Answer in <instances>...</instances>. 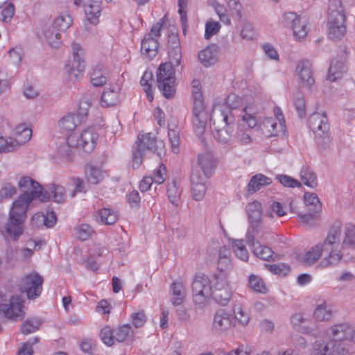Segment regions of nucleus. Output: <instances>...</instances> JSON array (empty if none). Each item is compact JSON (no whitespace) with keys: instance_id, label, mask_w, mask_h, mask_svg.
Returning <instances> with one entry per match:
<instances>
[{"instance_id":"f257e3e1","label":"nucleus","mask_w":355,"mask_h":355,"mask_svg":"<svg viewBox=\"0 0 355 355\" xmlns=\"http://www.w3.org/2000/svg\"><path fill=\"white\" fill-rule=\"evenodd\" d=\"M211 128L214 139L226 144L232 139L234 129V119L230 110L214 112L210 118Z\"/></svg>"},{"instance_id":"f03ea898","label":"nucleus","mask_w":355,"mask_h":355,"mask_svg":"<svg viewBox=\"0 0 355 355\" xmlns=\"http://www.w3.org/2000/svg\"><path fill=\"white\" fill-rule=\"evenodd\" d=\"M163 148V141H157L153 133L139 135L132 151V167L137 168L141 164L143 155L146 151L160 155Z\"/></svg>"},{"instance_id":"7ed1b4c3","label":"nucleus","mask_w":355,"mask_h":355,"mask_svg":"<svg viewBox=\"0 0 355 355\" xmlns=\"http://www.w3.org/2000/svg\"><path fill=\"white\" fill-rule=\"evenodd\" d=\"M0 313L12 320H17L22 313V291L0 288Z\"/></svg>"},{"instance_id":"20e7f679","label":"nucleus","mask_w":355,"mask_h":355,"mask_svg":"<svg viewBox=\"0 0 355 355\" xmlns=\"http://www.w3.org/2000/svg\"><path fill=\"white\" fill-rule=\"evenodd\" d=\"M328 36L331 40H340L345 35V15L340 1L331 2L329 7Z\"/></svg>"},{"instance_id":"39448f33","label":"nucleus","mask_w":355,"mask_h":355,"mask_svg":"<svg viewBox=\"0 0 355 355\" xmlns=\"http://www.w3.org/2000/svg\"><path fill=\"white\" fill-rule=\"evenodd\" d=\"M246 212L249 227L245 239L248 244L254 245L255 236H260V238L263 236L261 204L257 200L249 203L246 207Z\"/></svg>"},{"instance_id":"423d86ee","label":"nucleus","mask_w":355,"mask_h":355,"mask_svg":"<svg viewBox=\"0 0 355 355\" xmlns=\"http://www.w3.org/2000/svg\"><path fill=\"white\" fill-rule=\"evenodd\" d=\"M157 85L163 96L166 98H173L176 92L175 70L171 64H160L156 74Z\"/></svg>"},{"instance_id":"0eeeda50","label":"nucleus","mask_w":355,"mask_h":355,"mask_svg":"<svg viewBox=\"0 0 355 355\" xmlns=\"http://www.w3.org/2000/svg\"><path fill=\"white\" fill-rule=\"evenodd\" d=\"M309 127L315 134V139L323 148H327L331 141L329 124L325 113H313L309 118Z\"/></svg>"},{"instance_id":"6e6552de","label":"nucleus","mask_w":355,"mask_h":355,"mask_svg":"<svg viewBox=\"0 0 355 355\" xmlns=\"http://www.w3.org/2000/svg\"><path fill=\"white\" fill-rule=\"evenodd\" d=\"M5 231L13 240H17L22 233V198L15 200L9 211V220Z\"/></svg>"},{"instance_id":"1a4fd4ad","label":"nucleus","mask_w":355,"mask_h":355,"mask_svg":"<svg viewBox=\"0 0 355 355\" xmlns=\"http://www.w3.org/2000/svg\"><path fill=\"white\" fill-rule=\"evenodd\" d=\"M211 282L208 276L200 274L195 277L192 282L193 300L195 304L204 306L211 296Z\"/></svg>"},{"instance_id":"9d476101","label":"nucleus","mask_w":355,"mask_h":355,"mask_svg":"<svg viewBox=\"0 0 355 355\" xmlns=\"http://www.w3.org/2000/svg\"><path fill=\"white\" fill-rule=\"evenodd\" d=\"M35 199L40 202H47L50 196L39 182L30 177H24V205L26 208Z\"/></svg>"},{"instance_id":"9b49d317","label":"nucleus","mask_w":355,"mask_h":355,"mask_svg":"<svg viewBox=\"0 0 355 355\" xmlns=\"http://www.w3.org/2000/svg\"><path fill=\"white\" fill-rule=\"evenodd\" d=\"M73 60L69 61L64 69L68 73L69 78L75 81L82 76L86 67L84 50L77 43L72 44Z\"/></svg>"},{"instance_id":"f8f14e48","label":"nucleus","mask_w":355,"mask_h":355,"mask_svg":"<svg viewBox=\"0 0 355 355\" xmlns=\"http://www.w3.org/2000/svg\"><path fill=\"white\" fill-rule=\"evenodd\" d=\"M282 21L285 26L292 28L293 36L296 39L304 38L309 32L308 19L305 17L297 15L295 12L284 13Z\"/></svg>"},{"instance_id":"ddd939ff","label":"nucleus","mask_w":355,"mask_h":355,"mask_svg":"<svg viewBox=\"0 0 355 355\" xmlns=\"http://www.w3.org/2000/svg\"><path fill=\"white\" fill-rule=\"evenodd\" d=\"M211 296L219 304L225 306L232 297V291L227 278L223 275L214 277Z\"/></svg>"},{"instance_id":"4468645a","label":"nucleus","mask_w":355,"mask_h":355,"mask_svg":"<svg viewBox=\"0 0 355 355\" xmlns=\"http://www.w3.org/2000/svg\"><path fill=\"white\" fill-rule=\"evenodd\" d=\"M44 280V277L36 271L27 273L24 277V293H26L27 299L34 300L40 296Z\"/></svg>"},{"instance_id":"2eb2a0df","label":"nucleus","mask_w":355,"mask_h":355,"mask_svg":"<svg viewBox=\"0 0 355 355\" xmlns=\"http://www.w3.org/2000/svg\"><path fill=\"white\" fill-rule=\"evenodd\" d=\"M313 348L320 355H350L348 345L338 340H330L326 343L316 341Z\"/></svg>"},{"instance_id":"dca6fc26","label":"nucleus","mask_w":355,"mask_h":355,"mask_svg":"<svg viewBox=\"0 0 355 355\" xmlns=\"http://www.w3.org/2000/svg\"><path fill=\"white\" fill-rule=\"evenodd\" d=\"M209 114L203 107L201 101H196L193 110V127L195 133L198 137L204 134Z\"/></svg>"},{"instance_id":"f3484780","label":"nucleus","mask_w":355,"mask_h":355,"mask_svg":"<svg viewBox=\"0 0 355 355\" xmlns=\"http://www.w3.org/2000/svg\"><path fill=\"white\" fill-rule=\"evenodd\" d=\"M329 334L332 338L331 340L340 342L348 340L355 343V329L348 323H342L331 327Z\"/></svg>"},{"instance_id":"a211bd4d","label":"nucleus","mask_w":355,"mask_h":355,"mask_svg":"<svg viewBox=\"0 0 355 355\" xmlns=\"http://www.w3.org/2000/svg\"><path fill=\"white\" fill-rule=\"evenodd\" d=\"M74 3L84 8L86 18L90 24L96 25L98 23L101 11L100 0H74Z\"/></svg>"},{"instance_id":"6ab92c4d","label":"nucleus","mask_w":355,"mask_h":355,"mask_svg":"<svg viewBox=\"0 0 355 355\" xmlns=\"http://www.w3.org/2000/svg\"><path fill=\"white\" fill-rule=\"evenodd\" d=\"M205 177L200 174L198 168H194L191 175V192L194 200L200 201L203 199L206 191V180Z\"/></svg>"},{"instance_id":"aec40b11","label":"nucleus","mask_w":355,"mask_h":355,"mask_svg":"<svg viewBox=\"0 0 355 355\" xmlns=\"http://www.w3.org/2000/svg\"><path fill=\"white\" fill-rule=\"evenodd\" d=\"M98 137L94 128H87L78 137L76 136V147L86 153H90L95 147Z\"/></svg>"},{"instance_id":"412c9836","label":"nucleus","mask_w":355,"mask_h":355,"mask_svg":"<svg viewBox=\"0 0 355 355\" xmlns=\"http://www.w3.org/2000/svg\"><path fill=\"white\" fill-rule=\"evenodd\" d=\"M22 126L17 125L8 137H0V152H10L19 146L21 142Z\"/></svg>"},{"instance_id":"4be33fe9","label":"nucleus","mask_w":355,"mask_h":355,"mask_svg":"<svg viewBox=\"0 0 355 355\" xmlns=\"http://www.w3.org/2000/svg\"><path fill=\"white\" fill-rule=\"evenodd\" d=\"M87 114V112L80 106L77 114H68L60 120V128L66 132L74 130Z\"/></svg>"},{"instance_id":"5701e85b","label":"nucleus","mask_w":355,"mask_h":355,"mask_svg":"<svg viewBox=\"0 0 355 355\" xmlns=\"http://www.w3.org/2000/svg\"><path fill=\"white\" fill-rule=\"evenodd\" d=\"M296 72L302 86L310 87L314 84L315 80L313 77L312 64L309 60H304L300 62L297 65Z\"/></svg>"},{"instance_id":"b1692460","label":"nucleus","mask_w":355,"mask_h":355,"mask_svg":"<svg viewBox=\"0 0 355 355\" xmlns=\"http://www.w3.org/2000/svg\"><path fill=\"white\" fill-rule=\"evenodd\" d=\"M232 320L230 313L223 309L218 310L214 315L212 329L217 334H222L231 327Z\"/></svg>"},{"instance_id":"393cba45","label":"nucleus","mask_w":355,"mask_h":355,"mask_svg":"<svg viewBox=\"0 0 355 355\" xmlns=\"http://www.w3.org/2000/svg\"><path fill=\"white\" fill-rule=\"evenodd\" d=\"M341 234L342 223L340 221H336L330 227L327 236L321 244L327 248L338 247L340 243Z\"/></svg>"},{"instance_id":"a878e982","label":"nucleus","mask_w":355,"mask_h":355,"mask_svg":"<svg viewBox=\"0 0 355 355\" xmlns=\"http://www.w3.org/2000/svg\"><path fill=\"white\" fill-rule=\"evenodd\" d=\"M159 48V42L157 38L150 34H146L141 41V52L144 56L151 60L156 56Z\"/></svg>"},{"instance_id":"bb28decb","label":"nucleus","mask_w":355,"mask_h":355,"mask_svg":"<svg viewBox=\"0 0 355 355\" xmlns=\"http://www.w3.org/2000/svg\"><path fill=\"white\" fill-rule=\"evenodd\" d=\"M323 252H328L320 262V266L322 268H328L338 264L343 258V253L338 250V247H330L329 248L323 246Z\"/></svg>"},{"instance_id":"cd10ccee","label":"nucleus","mask_w":355,"mask_h":355,"mask_svg":"<svg viewBox=\"0 0 355 355\" xmlns=\"http://www.w3.org/2000/svg\"><path fill=\"white\" fill-rule=\"evenodd\" d=\"M218 49L216 45H209L198 53V60L205 67H209L217 62Z\"/></svg>"},{"instance_id":"c85d7f7f","label":"nucleus","mask_w":355,"mask_h":355,"mask_svg":"<svg viewBox=\"0 0 355 355\" xmlns=\"http://www.w3.org/2000/svg\"><path fill=\"white\" fill-rule=\"evenodd\" d=\"M198 164L203 173V176L209 178L215 168V161L210 152H205L198 155Z\"/></svg>"},{"instance_id":"c756f323","label":"nucleus","mask_w":355,"mask_h":355,"mask_svg":"<svg viewBox=\"0 0 355 355\" xmlns=\"http://www.w3.org/2000/svg\"><path fill=\"white\" fill-rule=\"evenodd\" d=\"M271 183L272 180L270 178L261 173L256 174L251 178L248 184V192L254 193L260 190L262 187L270 185Z\"/></svg>"},{"instance_id":"7c9ffc66","label":"nucleus","mask_w":355,"mask_h":355,"mask_svg":"<svg viewBox=\"0 0 355 355\" xmlns=\"http://www.w3.org/2000/svg\"><path fill=\"white\" fill-rule=\"evenodd\" d=\"M346 72V67L344 61L334 59L331 61L327 76V80L333 82L340 78Z\"/></svg>"},{"instance_id":"2f4dec72","label":"nucleus","mask_w":355,"mask_h":355,"mask_svg":"<svg viewBox=\"0 0 355 355\" xmlns=\"http://www.w3.org/2000/svg\"><path fill=\"white\" fill-rule=\"evenodd\" d=\"M120 88L115 85L105 88L101 96V105L103 106H114L119 101Z\"/></svg>"},{"instance_id":"473e14b6","label":"nucleus","mask_w":355,"mask_h":355,"mask_svg":"<svg viewBox=\"0 0 355 355\" xmlns=\"http://www.w3.org/2000/svg\"><path fill=\"white\" fill-rule=\"evenodd\" d=\"M172 295L171 302L173 306H179L184 302L186 291L182 282H173L171 285Z\"/></svg>"},{"instance_id":"72a5a7b5","label":"nucleus","mask_w":355,"mask_h":355,"mask_svg":"<svg viewBox=\"0 0 355 355\" xmlns=\"http://www.w3.org/2000/svg\"><path fill=\"white\" fill-rule=\"evenodd\" d=\"M75 142L76 135L68 137L67 141L58 146L57 150L58 156L67 159H71L73 154L72 149L76 147Z\"/></svg>"},{"instance_id":"f704fd0d","label":"nucleus","mask_w":355,"mask_h":355,"mask_svg":"<svg viewBox=\"0 0 355 355\" xmlns=\"http://www.w3.org/2000/svg\"><path fill=\"white\" fill-rule=\"evenodd\" d=\"M323 252V245L318 243L312 247L301 258L300 261L305 265H311L315 263L322 256Z\"/></svg>"},{"instance_id":"c9c22d12","label":"nucleus","mask_w":355,"mask_h":355,"mask_svg":"<svg viewBox=\"0 0 355 355\" xmlns=\"http://www.w3.org/2000/svg\"><path fill=\"white\" fill-rule=\"evenodd\" d=\"M43 33L45 40L52 49H59L62 46L61 34L56 29L49 27Z\"/></svg>"},{"instance_id":"e433bc0d","label":"nucleus","mask_w":355,"mask_h":355,"mask_svg":"<svg viewBox=\"0 0 355 355\" xmlns=\"http://www.w3.org/2000/svg\"><path fill=\"white\" fill-rule=\"evenodd\" d=\"M306 322V318L302 313H295L291 317L290 322L293 328L295 330L306 334H311L313 330L303 325Z\"/></svg>"},{"instance_id":"4c0bfd02","label":"nucleus","mask_w":355,"mask_h":355,"mask_svg":"<svg viewBox=\"0 0 355 355\" xmlns=\"http://www.w3.org/2000/svg\"><path fill=\"white\" fill-rule=\"evenodd\" d=\"M97 220L101 223L111 225L118 220V214L116 211L109 208H103L98 211Z\"/></svg>"},{"instance_id":"58836bf2","label":"nucleus","mask_w":355,"mask_h":355,"mask_svg":"<svg viewBox=\"0 0 355 355\" xmlns=\"http://www.w3.org/2000/svg\"><path fill=\"white\" fill-rule=\"evenodd\" d=\"M230 254V251L225 246H223L220 248L218 260V268L220 271L227 272L232 268Z\"/></svg>"},{"instance_id":"ea45409f","label":"nucleus","mask_w":355,"mask_h":355,"mask_svg":"<svg viewBox=\"0 0 355 355\" xmlns=\"http://www.w3.org/2000/svg\"><path fill=\"white\" fill-rule=\"evenodd\" d=\"M42 241H36L32 239H28L25 241L24 245V263L27 262L30 263L28 258H30L34 253L35 251L40 250L41 249Z\"/></svg>"},{"instance_id":"a19ab883","label":"nucleus","mask_w":355,"mask_h":355,"mask_svg":"<svg viewBox=\"0 0 355 355\" xmlns=\"http://www.w3.org/2000/svg\"><path fill=\"white\" fill-rule=\"evenodd\" d=\"M105 173L98 167L94 166H88L85 169V175L88 182L91 184H96L99 183L104 178Z\"/></svg>"},{"instance_id":"79ce46f5","label":"nucleus","mask_w":355,"mask_h":355,"mask_svg":"<svg viewBox=\"0 0 355 355\" xmlns=\"http://www.w3.org/2000/svg\"><path fill=\"white\" fill-rule=\"evenodd\" d=\"M72 23L73 19L69 15H60L53 20L52 28L59 32H65Z\"/></svg>"},{"instance_id":"37998d69","label":"nucleus","mask_w":355,"mask_h":355,"mask_svg":"<svg viewBox=\"0 0 355 355\" xmlns=\"http://www.w3.org/2000/svg\"><path fill=\"white\" fill-rule=\"evenodd\" d=\"M304 200L306 206L308 207L309 211L319 213L322 209V205L318 197L315 193H305Z\"/></svg>"},{"instance_id":"c03bdc74","label":"nucleus","mask_w":355,"mask_h":355,"mask_svg":"<svg viewBox=\"0 0 355 355\" xmlns=\"http://www.w3.org/2000/svg\"><path fill=\"white\" fill-rule=\"evenodd\" d=\"M332 311L327 303L318 305L313 312V317L319 321H329L332 318Z\"/></svg>"},{"instance_id":"a18cd8bd","label":"nucleus","mask_w":355,"mask_h":355,"mask_svg":"<svg viewBox=\"0 0 355 355\" xmlns=\"http://www.w3.org/2000/svg\"><path fill=\"white\" fill-rule=\"evenodd\" d=\"M300 179L302 183L311 188H315L317 184V175L309 168H303L300 172Z\"/></svg>"},{"instance_id":"49530a36","label":"nucleus","mask_w":355,"mask_h":355,"mask_svg":"<svg viewBox=\"0 0 355 355\" xmlns=\"http://www.w3.org/2000/svg\"><path fill=\"white\" fill-rule=\"evenodd\" d=\"M277 123L272 117L265 118L260 124V128L266 137H272L277 135Z\"/></svg>"},{"instance_id":"de8ad7c7","label":"nucleus","mask_w":355,"mask_h":355,"mask_svg":"<svg viewBox=\"0 0 355 355\" xmlns=\"http://www.w3.org/2000/svg\"><path fill=\"white\" fill-rule=\"evenodd\" d=\"M343 248H355V226L347 224L345 227V237L342 243Z\"/></svg>"},{"instance_id":"09e8293b","label":"nucleus","mask_w":355,"mask_h":355,"mask_svg":"<svg viewBox=\"0 0 355 355\" xmlns=\"http://www.w3.org/2000/svg\"><path fill=\"white\" fill-rule=\"evenodd\" d=\"M243 114L241 116L243 122L248 125L249 128L255 127L257 124V119L255 116V111L251 106H246L243 110Z\"/></svg>"},{"instance_id":"8fccbe9b","label":"nucleus","mask_w":355,"mask_h":355,"mask_svg":"<svg viewBox=\"0 0 355 355\" xmlns=\"http://www.w3.org/2000/svg\"><path fill=\"white\" fill-rule=\"evenodd\" d=\"M103 67L97 66L92 69L90 78L91 83L95 87H101L107 83V78L103 72Z\"/></svg>"},{"instance_id":"3c124183","label":"nucleus","mask_w":355,"mask_h":355,"mask_svg":"<svg viewBox=\"0 0 355 355\" xmlns=\"http://www.w3.org/2000/svg\"><path fill=\"white\" fill-rule=\"evenodd\" d=\"M257 244H258L257 246H256L255 241L254 245L249 244L253 248L254 254L263 260L268 261L273 254L272 250L268 246L261 245L259 242H257Z\"/></svg>"},{"instance_id":"603ef678","label":"nucleus","mask_w":355,"mask_h":355,"mask_svg":"<svg viewBox=\"0 0 355 355\" xmlns=\"http://www.w3.org/2000/svg\"><path fill=\"white\" fill-rule=\"evenodd\" d=\"M232 248L236 256L243 261L248 260V252L244 245L243 240H234L232 244Z\"/></svg>"},{"instance_id":"864d4df0","label":"nucleus","mask_w":355,"mask_h":355,"mask_svg":"<svg viewBox=\"0 0 355 355\" xmlns=\"http://www.w3.org/2000/svg\"><path fill=\"white\" fill-rule=\"evenodd\" d=\"M250 287L254 291L260 293H266L267 287L265 285L263 280L254 275H251L249 278Z\"/></svg>"},{"instance_id":"5fc2aeb1","label":"nucleus","mask_w":355,"mask_h":355,"mask_svg":"<svg viewBox=\"0 0 355 355\" xmlns=\"http://www.w3.org/2000/svg\"><path fill=\"white\" fill-rule=\"evenodd\" d=\"M166 192L169 201L173 205L178 206L180 191L175 180L168 184Z\"/></svg>"},{"instance_id":"6e6d98bb","label":"nucleus","mask_w":355,"mask_h":355,"mask_svg":"<svg viewBox=\"0 0 355 355\" xmlns=\"http://www.w3.org/2000/svg\"><path fill=\"white\" fill-rule=\"evenodd\" d=\"M153 79V73L150 71H145L141 79V85L146 94L147 98L150 102L153 100V90L151 85L148 83Z\"/></svg>"},{"instance_id":"4d7b16f0","label":"nucleus","mask_w":355,"mask_h":355,"mask_svg":"<svg viewBox=\"0 0 355 355\" xmlns=\"http://www.w3.org/2000/svg\"><path fill=\"white\" fill-rule=\"evenodd\" d=\"M49 189L52 193L53 200L54 202L62 203L64 201L65 189L62 186L51 184L49 186Z\"/></svg>"},{"instance_id":"13d9d810","label":"nucleus","mask_w":355,"mask_h":355,"mask_svg":"<svg viewBox=\"0 0 355 355\" xmlns=\"http://www.w3.org/2000/svg\"><path fill=\"white\" fill-rule=\"evenodd\" d=\"M130 331V325L128 324H124L114 329V338L118 342H123L129 337Z\"/></svg>"},{"instance_id":"bf43d9fd","label":"nucleus","mask_w":355,"mask_h":355,"mask_svg":"<svg viewBox=\"0 0 355 355\" xmlns=\"http://www.w3.org/2000/svg\"><path fill=\"white\" fill-rule=\"evenodd\" d=\"M234 314L235 319L241 325H246L250 320L248 314L243 309L242 305L236 304L234 308Z\"/></svg>"},{"instance_id":"052dcab7","label":"nucleus","mask_w":355,"mask_h":355,"mask_svg":"<svg viewBox=\"0 0 355 355\" xmlns=\"http://www.w3.org/2000/svg\"><path fill=\"white\" fill-rule=\"evenodd\" d=\"M41 320L38 318L27 319L24 322V334H28L39 329Z\"/></svg>"},{"instance_id":"680f3d73","label":"nucleus","mask_w":355,"mask_h":355,"mask_svg":"<svg viewBox=\"0 0 355 355\" xmlns=\"http://www.w3.org/2000/svg\"><path fill=\"white\" fill-rule=\"evenodd\" d=\"M168 141L170 142L172 151L177 153L179 151L180 135L177 130L168 128Z\"/></svg>"},{"instance_id":"e2e57ef3","label":"nucleus","mask_w":355,"mask_h":355,"mask_svg":"<svg viewBox=\"0 0 355 355\" xmlns=\"http://www.w3.org/2000/svg\"><path fill=\"white\" fill-rule=\"evenodd\" d=\"M276 179L284 187L292 188L301 187V183L298 180L286 175H278Z\"/></svg>"},{"instance_id":"0e129e2a","label":"nucleus","mask_w":355,"mask_h":355,"mask_svg":"<svg viewBox=\"0 0 355 355\" xmlns=\"http://www.w3.org/2000/svg\"><path fill=\"white\" fill-rule=\"evenodd\" d=\"M294 105L298 116L303 118L306 115V104L305 100L302 95L298 94L294 98Z\"/></svg>"},{"instance_id":"69168bd1","label":"nucleus","mask_w":355,"mask_h":355,"mask_svg":"<svg viewBox=\"0 0 355 355\" xmlns=\"http://www.w3.org/2000/svg\"><path fill=\"white\" fill-rule=\"evenodd\" d=\"M114 336V330H112L109 327H105L101 331V339L107 346H112L114 344L115 340Z\"/></svg>"},{"instance_id":"338daca9","label":"nucleus","mask_w":355,"mask_h":355,"mask_svg":"<svg viewBox=\"0 0 355 355\" xmlns=\"http://www.w3.org/2000/svg\"><path fill=\"white\" fill-rule=\"evenodd\" d=\"M235 139L241 146L248 145L252 141V137L248 131H244L242 129L237 130Z\"/></svg>"},{"instance_id":"774afa93","label":"nucleus","mask_w":355,"mask_h":355,"mask_svg":"<svg viewBox=\"0 0 355 355\" xmlns=\"http://www.w3.org/2000/svg\"><path fill=\"white\" fill-rule=\"evenodd\" d=\"M76 234L81 241H86L92 234L93 230L87 224H82L76 228Z\"/></svg>"}]
</instances>
